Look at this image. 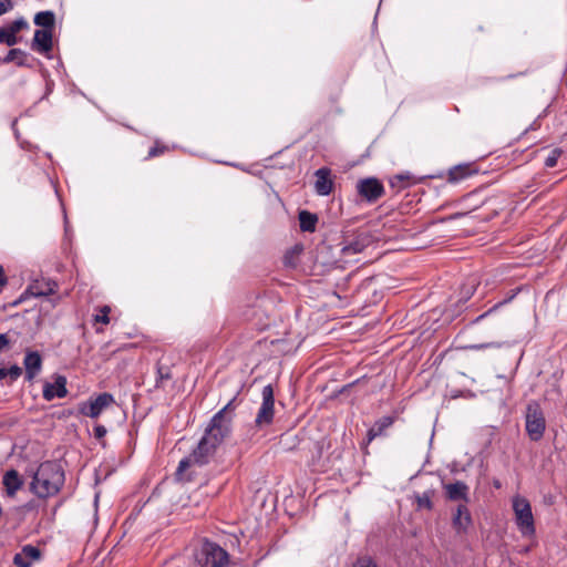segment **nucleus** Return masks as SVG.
I'll use <instances>...</instances> for the list:
<instances>
[{"label": "nucleus", "instance_id": "8", "mask_svg": "<svg viewBox=\"0 0 567 567\" xmlns=\"http://www.w3.org/2000/svg\"><path fill=\"white\" fill-rule=\"evenodd\" d=\"M262 403L258 410V413L255 419L256 427L262 429L268 426L274 421V406H275V396H274V388L271 384L264 386L262 392Z\"/></svg>", "mask_w": 567, "mask_h": 567}, {"label": "nucleus", "instance_id": "5", "mask_svg": "<svg viewBox=\"0 0 567 567\" xmlns=\"http://www.w3.org/2000/svg\"><path fill=\"white\" fill-rule=\"evenodd\" d=\"M526 432L532 441H539L544 436L546 420L537 401H530L526 406Z\"/></svg>", "mask_w": 567, "mask_h": 567}, {"label": "nucleus", "instance_id": "30", "mask_svg": "<svg viewBox=\"0 0 567 567\" xmlns=\"http://www.w3.org/2000/svg\"><path fill=\"white\" fill-rule=\"evenodd\" d=\"M477 285L478 284L475 278H468L461 287V298L458 301H467L474 295Z\"/></svg>", "mask_w": 567, "mask_h": 567}, {"label": "nucleus", "instance_id": "33", "mask_svg": "<svg viewBox=\"0 0 567 567\" xmlns=\"http://www.w3.org/2000/svg\"><path fill=\"white\" fill-rule=\"evenodd\" d=\"M194 464V458H193V454L190 453L189 456L187 457H184L179 464H178V467H177V471L175 473L176 477L178 480H183V473L192 465Z\"/></svg>", "mask_w": 567, "mask_h": 567}, {"label": "nucleus", "instance_id": "21", "mask_svg": "<svg viewBox=\"0 0 567 567\" xmlns=\"http://www.w3.org/2000/svg\"><path fill=\"white\" fill-rule=\"evenodd\" d=\"M235 400L231 399L221 410H219L209 421L214 425L225 426L231 430L233 415L231 412L235 410Z\"/></svg>", "mask_w": 567, "mask_h": 567}, {"label": "nucleus", "instance_id": "39", "mask_svg": "<svg viewBox=\"0 0 567 567\" xmlns=\"http://www.w3.org/2000/svg\"><path fill=\"white\" fill-rule=\"evenodd\" d=\"M7 370L11 381H16L22 374V369L17 364L11 365Z\"/></svg>", "mask_w": 567, "mask_h": 567}, {"label": "nucleus", "instance_id": "24", "mask_svg": "<svg viewBox=\"0 0 567 567\" xmlns=\"http://www.w3.org/2000/svg\"><path fill=\"white\" fill-rule=\"evenodd\" d=\"M53 39L54 38H32V41L30 43L31 50L43 54L48 59L52 58V50H53Z\"/></svg>", "mask_w": 567, "mask_h": 567}, {"label": "nucleus", "instance_id": "7", "mask_svg": "<svg viewBox=\"0 0 567 567\" xmlns=\"http://www.w3.org/2000/svg\"><path fill=\"white\" fill-rule=\"evenodd\" d=\"M115 403L113 394L103 392L95 398H90L87 401L78 404V412L84 416L96 419L101 413Z\"/></svg>", "mask_w": 567, "mask_h": 567}, {"label": "nucleus", "instance_id": "22", "mask_svg": "<svg viewBox=\"0 0 567 567\" xmlns=\"http://www.w3.org/2000/svg\"><path fill=\"white\" fill-rule=\"evenodd\" d=\"M394 423L393 416H382L367 432V444L371 443L375 437L385 435V431Z\"/></svg>", "mask_w": 567, "mask_h": 567}, {"label": "nucleus", "instance_id": "14", "mask_svg": "<svg viewBox=\"0 0 567 567\" xmlns=\"http://www.w3.org/2000/svg\"><path fill=\"white\" fill-rule=\"evenodd\" d=\"M315 190L320 196H328L333 190V181L331 179V169L321 167L316 171Z\"/></svg>", "mask_w": 567, "mask_h": 567}, {"label": "nucleus", "instance_id": "44", "mask_svg": "<svg viewBox=\"0 0 567 567\" xmlns=\"http://www.w3.org/2000/svg\"><path fill=\"white\" fill-rule=\"evenodd\" d=\"M7 284H8V278L4 274L3 267L0 265V291H2V289L7 286Z\"/></svg>", "mask_w": 567, "mask_h": 567}, {"label": "nucleus", "instance_id": "20", "mask_svg": "<svg viewBox=\"0 0 567 567\" xmlns=\"http://www.w3.org/2000/svg\"><path fill=\"white\" fill-rule=\"evenodd\" d=\"M58 285L54 281L45 282L44 286H30L12 306L21 303L28 293L34 297L50 296L56 292Z\"/></svg>", "mask_w": 567, "mask_h": 567}, {"label": "nucleus", "instance_id": "31", "mask_svg": "<svg viewBox=\"0 0 567 567\" xmlns=\"http://www.w3.org/2000/svg\"><path fill=\"white\" fill-rule=\"evenodd\" d=\"M298 444V437L290 432H287L280 436L279 445L286 452L293 451L297 449Z\"/></svg>", "mask_w": 567, "mask_h": 567}, {"label": "nucleus", "instance_id": "40", "mask_svg": "<svg viewBox=\"0 0 567 567\" xmlns=\"http://www.w3.org/2000/svg\"><path fill=\"white\" fill-rule=\"evenodd\" d=\"M93 431H94V436H95V439H96V440H100V441H101V440L106 435V433H107L106 427H105L104 425H102V424H96V425L94 426Z\"/></svg>", "mask_w": 567, "mask_h": 567}, {"label": "nucleus", "instance_id": "37", "mask_svg": "<svg viewBox=\"0 0 567 567\" xmlns=\"http://www.w3.org/2000/svg\"><path fill=\"white\" fill-rule=\"evenodd\" d=\"M352 275H348L341 282L336 284V289L333 291V295H336L338 298H341L339 291L344 292L347 290V284L351 279Z\"/></svg>", "mask_w": 567, "mask_h": 567}, {"label": "nucleus", "instance_id": "43", "mask_svg": "<svg viewBox=\"0 0 567 567\" xmlns=\"http://www.w3.org/2000/svg\"><path fill=\"white\" fill-rule=\"evenodd\" d=\"M11 8H12L11 0H4V1L0 0V16L6 13Z\"/></svg>", "mask_w": 567, "mask_h": 567}, {"label": "nucleus", "instance_id": "18", "mask_svg": "<svg viewBox=\"0 0 567 567\" xmlns=\"http://www.w3.org/2000/svg\"><path fill=\"white\" fill-rule=\"evenodd\" d=\"M436 488H429L423 493H414L412 496L415 511H427L431 512L434 508L433 499L436 497Z\"/></svg>", "mask_w": 567, "mask_h": 567}, {"label": "nucleus", "instance_id": "16", "mask_svg": "<svg viewBox=\"0 0 567 567\" xmlns=\"http://www.w3.org/2000/svg\"><path fill=\"white\" fill-rule=\"evenodd\" d=\"M25 380L31 382L41 371L42 357L38 351H27L23 360Z\"/></svg>", "mask_w": 567, "mask_h": 567}, {"label": "nucleus", "instance_id": "41", "mask_svg": "<svg viewBox=\"0 0 567 567\" xmlns=\"http://www.w3.org/2000/svg\"><path fill=\"white\" fill-rule=\"evenodd\" d=\"M21 39L22 38H0V43H4L8 47H14Z\"/></svg>", "mask_w": 567, "mask_h": 567}, {"label": "nucleus", "instance_id": "26", "mask_svg": "<svg viewBox=\"0 0 567 567\" xmlns=\"http://www.w3.org/2000/svg\"><path fill=\"white\" fill-rule=\"evenodd\" d=\"M29 23L25 19L19 18L0 28V35H16L19 31L28 29Z\"/></svg>", "mask_w": 567, "mask_h": 567}, {"label": "nucleus", "instance_id": "1", "mask_svg": "<svg viewBox=\"0 0 567 567\" xmlns=\"http://www.w3.org/2000/svg\"><path fill=\"white\" fill-rule=\"evenodd\" d=\"M64 481L62 466L54 461H47L33 473L30 491L40 498H47L58 494Z\"/></svg>", "mask_w": 567, "mask_h": 567}, {"label": "nucleus", "instance_id": "23", "mask_svg": "<svg viewBox=\"0 0 567 567\" xmlns=\"http://www.w3.org/2000/svg\"><path fill=\"white\" fill-rule=\"evenodd\" d=\"M299 227L301 231L313 233L318 224V215L309 210H300L298 214Z\"/></svg>", "mask_w": 567, "mask_h": 567}, {"label": "nucleus", "instance_id": "35", "mask_svg": "<svg viewBox=\"0 0 567 567\" xmlns=\"http://www.w3.org/2000/svg\"><path fill=\"white\" fill-rule=\"evenodd\" d=\"M167 151H168V147L166 145H163V144H159L158 142H156L155 145L150 148L147 158H153V157L163 155Z\"/></svg>", "mask_w": 567, "mask_h": 567}, {"label": "nucleus", "instance_id": "3", "mask_svg": "<svg viewBox=\"0 0 567 567\" xmlns=\"http://www.w3.org/2000/svg\"><path fill=\"white\" fill-rule=\"evenodd\" d=\"M198 567H227L230 556L227 550L215 542L205 538L200 547L194 554Z\"/></svg>", "mask_w": 567, "mask_h": 567}, {"label": "nucleus", "instance_id": "27", "mask_svg": "<svg viewBox=\"0 0 567 567\" xmlns=\"http://www.w3.org/2000/svg\"><path fill=\"white\" fill-rule=\"evenodd\" d=\"M303 251L302 244H296L293 247L288 249L284 256V265L289 268H296L299 261V257Z\"/></svg>", "mask_w": 567, "mask_h": 567}, {"label": "nucleus", "instance_id": "46", "mask_svg": "<svg viewBox=\"0 0 567 567\" xmlns=\"http://www.w3.org/2000/svg\"><path fill=\"white\" fill-rule=\"evenodd\" d=\"M52 32L51 30H48V29H38L34 31L33 35H38V37H41V35H52Z\"/></svg>", "mask_w": 567, "mask_h": 567}, {"label": "nucleus", "instance_id": "45", "mask_svg": "<svg viewBox=\"0 0 567 567\" xmlns=\"http://www.w3.org/2000/svg\"><path fill=\"white\" fill-rule=\"evenodd\" d=\"M10 343V340L6 333H0V352Z\"/></svg>", "mask_w": 567, "mask_h": 567}, {"label": "nucleus", "instance_id": "9", "mask_svg": "<svg viewBox=\"0 0 567 567\" xmlns=\"http://www.w3.org/2000/svg\"><path fill=\"white\" fill-rule=\"evenodd\" d=\"M355 188L360 198L371 204L377 203L385 194L383 184L377 177L359 179Z\"/></svg>", "mask_w": 567, "mask_h": 567}, {"label": "nucleus", "instance_id": "15", "mask_svg": "<svg viewBox=\"0 0 567 567\" xmlns=\"http://www.w3.org/2000/svg\"><path fill=\"white\" fill-rule=\"evenodd\" d=\"M478 173L477 165L472 163H463L451 167L447 172V181L450 183H458L470 176Z\"/></svg>", "mask_w": 567, "mask_h": 567}, {"label": "nucleus", "instance_id": "17", "mask_svg": "<svg viewBox=\"0 0 567 567\" xmlns=\"http://www.w3.org/2000/svg\"><path fill=\"white\" fill-rule=\"evenodd\" d=\"M41 557V550L32 545H25L22 547L20 553H17L13 557V564L17 567H31L33 560H38Z\"/></svg>", "mask_w": 567, "mask_h": 567}, {"label": "nucleus", "instance_id": "19", "mask_svg": "<svg viewBox=\"0 0 567 567\" xmlns=\"http://www.w3.org/2000/svg\"><path fill=\"white\" fill-rule=\"evenodd\" d=\"M2 484L7 495L12 497L22 487L23 480L17 470L11 468L4 473Z\"/></svg>", "mask_w": 567, "mask_h": 567}, {"label": "nucleus", "instance_id": "48", "mask_svg": "<svg viewBox=\"0 0 567 567\" xmlns=\"http://www.w3.org/2000/svg\"><path fill=\"white\" fill-rule=\"evenodd\" d=\"M7 377H9L7 368H0V380H3Z\"/></svg>", "mask_w": 567, "mask_h": 567}, {"label": "nucleus", "instance_id": "6", "mask_svg": "<svg viewBox=\"0 0 567 567\" xmlns=\"http://www.w3.org/2000/svg\"><path fill=\"white\" fill-rule=\"evenodd\" d=\"M513 509L516 516V524L524 536L535 534V523L529 502L523 497H516L513 501Z\"/></svg>", "mask_w": 567, "mask_h": 567}, {"label": "nucleus", "instance_id": "25", "mask_svg": "<svg viewBox=\"0 0 567 567\" xmlns=\"http://www.w3.org/2000/svg\"><path fill=\"white\" fill-rule=\"evenodd\" d=\"M173 380L172 368L168 365L161 364L156 365V381L155 389L166 390L168 384Z\"/></svg>", "mask_w": 567, "mask_h": 567}, {"label": "nucleus", "instance_id": "12", "mask_svg": "<svg viewBox=\"0 0 567 567\" xmlns=\"http://www.w3.org/2000/svg\"><path fill=\"white\" fill-rule=\"evenodd\" d=\"M445 491V498L451 502L463 501L464 504L470 502L468 486L462 482L456 481L455 483L443 484Z\"/></svg>", "mask_w": 567, "mask_h": 567}, {"label": "nucleus", "instance_id": "47", "mask_svg": "<svg viewBox=\"0 0 567 567\" xmlns=\"http://www.w3.org/2000/svg\"><path fill=\"white\" fill-rule=\"evenodd\" d=\"M359 382H360V380H355L354 382H352V383H349V384L344 385V386L342 388L341 392H346V391H348L349 389H351L354 384H357V383H359Z\"/></svg>", "mask_w": 567, "mask_h": 567}, {"label": "nucleus", "instance_id": "34", "mask_svg": "<svg viewBox=\"0 0 567 567\" xmlns=\"http://www.w3.org/2000/svg\"><path fill=\"white\" fill-rule=\"evenodd\" d=\"M561 154H563L561 148H558V147L554 148V150L549 153V155L546 157V159H545V166H546L547 168H553V167H555V166L557 165V161H558V158L560 157V155H561Z\"/></svg>", "mask_w": 567, "mask_h": 567}, {"label": "nucleus", "instance_id": "42", "mask_svg": "<svg viewBox=\"0 0 567 567\" xmlns=\"http://www.w3.org/2000/svg\"><path fill=\"white\" fill-rule=\"evenodd\" d=\"M491 347H499V343H496V342L480 343V344H472L468 348L473 349V350H481V349L491 348Z\"/></svg>", "mask_w": 567, "mask_h": 567}, {"label": "nucleus", "instance_id": "29", "mask_svg": "<svg viewBox=\"0 0 567 567\" xmlns=\"http://www.w3.org/2000/svg\"><path fill=\"white\" fill-rule=\"evenodd\" d=\"M520 289L517 288L515 290L512 291V293L505 298L504 300L495 303L493 307H491L488 310H486L484 313L480 315L478 317H476L475 319H473L471 321V323H477V322H481L487 318H489L498 308H501L502 306L508 303L511 300L514 299V297L517 295V292L519 291Z\"/></svg>", "mask_w": 567, "mask_h": 567}, {"label": "nucleus", "instance_id": "11", "mask_svg": "<svg viewBox=\"0 0 567 567\" xmlns=\"http://www.w3.org/2000/svg\"><path fill=\"white\" fill-rule=\"evenodd\" d=\"M42 394L43 399L47 401H52L54 398H65L68 395L66 378L56 374L54 383H44Z\"/></svg>", "mask_w": 567, "mask_h": 567}, {"label": "nucleus", "instance_id": "49", "mask_svg": "<svg viewBox=\"0 0 567 567\" xmlns=\"http://www.w3.org/2000/svg\"><path fill=\"white\" fill-rule=\"evenodd\" d=\"M494 485H495V487H497V488L501 486L499 482H495V483H494Z\"/></svg>", "mask_w": 567, "mask_h": 567}, {"label": "nucleus", "instance_id": "4", "mask_svg": "<svg viewBox=\"0 0 567 567\" xmlns=\"http://www.w3.org/2000/svg\"><path fill=\"white\" fill-rule=\"evenodd\" d=\"M374 240L375 237L368 228H359L353 233L344 231L342 241L340 243L341 254L343 256L359 254Z\"/></svg>", "mask_w": 567, "mask_h": 567}, {"label": "nucleus", "instance_id": "2", "mask_svg": "<svg viewBox=\"0 0 567 567\" xmlns=\"http://www.w3.org/2000/svg\"><path fill=\"white\" fill-rule=\"evenodd\" d=\"M230 434V429L208 423L204 435L192 451L194 464L206 465L215 456L217 449Z\"/></svg>", "mask_w": 567, "mask_h": 567}, {"label": "nucleus", "instance_id": "36", "mask_svg": "<svg viewBox=\"0 0 567 567\" xmlns=\"http://www.w3.org/2000/svg\"><path fill=\"white\" fill-rule=\"evenodd\" d=\"M353 567H378L375 561L370 557H359Z\"/></svg>", "mask_w": 567, "mask_h": 567}, {"label": "nucleus", "instance_id": "38", "mask_svg": "<svg viewBox=\"0 0 567 567\" xmlns=\"http://www.w3.org/2000/svg\"><path fill=\"white\" fill-rule=\"evenodd\" d=\"M101 312H102V315H97L95 317V321L107 324L110 322V317H109L110 308L107 306H104L101 309Z\"/></svg>", "mask_w": 567, "mask_h": 567}, {"label": "nucleus", "instance_id": "13", "mask_svg": "<svg viewBox=\"0 0 567 567\" xmlns=\"http://www.w3.org/2000/svg\"><path fill=\"white\" fill-rule=\"evenodd\" d=\"M1 64H10L13 63L19 68H33V59H30V55L28 52L18 49L12 48L8 51V53L0 58Z\"/></svg>", "mask_w": 567, "mask_h": 567}, {"label": "nucleus", "instance_id": "28", "mask_svg": "<svg viewBox=\"0 0 567 567\" xmlns=\"http://www.w3.org/2000/svg\"><path fill=\"white\" fill-rule=\"evenodd\" d=\"M34 23L41 28L53 31L55 24V16L52 11H41L34 17Z\"/></svg>", "mask_w": 567, "mask_h": 567}, {"label": "nucleus", "instance_id": "10", "mask_svg": "<svg viewBox=\"0 0 567 567\" xmlns=\"http://www.w3.org/2000/svg\"><path fill=\"white\" fill-rule=\"evenodd\" d=\"M472 524V515L466 504H458L452 516V527L457 534H465Z\"/></svg>", "mask_w": 567, "mask_h": 567}, {"label": "nucleus", "instance_id": "32", "mask_svg": "<svg viewBox=\"0 0 567 567\" xmlns=\"http://www.w3.org/2000/svg\"><path fill=\"white\" fill-rule=\"evenodd\" d=\"M412 176L409 173L396 174L390 179L391 187L403 188L410 184Z\"/></svg>", "mask_w": 567, "mask_h": 567}]
</instances>
